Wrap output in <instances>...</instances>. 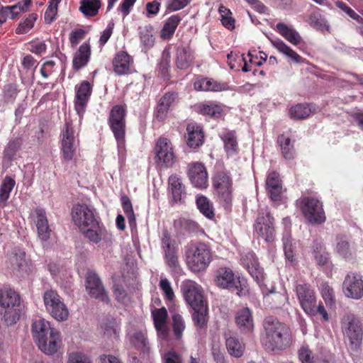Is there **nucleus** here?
Returning <instances> with one entry per match:
<instances>
[{
	"label": "nucleus",
	"instance_id": "nucleus-32",
	"mask_svg": "<svg viewBox=\"0 0 363 363\" xmlns=\"http://www.w3.org/2000/svg\"><path fill=\"white\" fill-rule=\"evenodd\" d=\"M186 143L191 148H196L202 145L204 139V133L202 128L196 123H189L186 127Z\"/></svg>",
	"mask_w": 363,
	"mask_h": 363
},
{
	"label": "nucleus",
	"instance_id": "nucleus-50",
	"mask_svg": "<svg viewBox=\"0 0 363 363\" xmlns=\"http://www.w3.org/2000/svg\"><path fill=\"white\" fill-rule=\"evenodd\" d=\"M311 110L307 104H298L289 110L291 118L294 119H305L311 114Z\"/></svg>",
	"mask_w": 363,
	"mask_h": 363
},
{
	"label": "nucleus",
	"instance_id": "nucleus-54",
	"mask_svg": "<svg viewBox=\"0 0 363 363\" xmlns=\"http://www.w3.org/2000/svg\"><path fill=\"white\" fill-rule=\"evenodd\" d=\"M121 201L123 210L128 219L130 225H131L135 223V217L131 201L129 197L125 195L121 196Z\"/></svg>",
	"mask_w": 363,
	"mask_h": 363
},
{
	"label": "nucleus",
	"instance_id": "nucleus-12",
	"mask_svg": "<svg viewBox=\"0 0 363 363\" xmlns=\"http://www.w3.org/2000/svg\"><path fill=\"white\" fill-rule=\"evenodd\" d=\"M43 301L47 311L55 319L58 321L67 319L69 316L68 308L56 291L50 289L45 291Z\"/></svg>",
	"mask_w": 363,
	"mask_h": 363
},
{
	"label": "nucleus",
	"instance_id": "nucleus-16",
	"mask_svg": "<svg viewBox=\"0 0 363 363\" xmlns=\"http://www.w3.org/2000/svg\"><path fill=\"white\" fill-rule=\"evenodd\" d=\"M294 291L300 306L306 313H314V303L317 301L313 288L308 283H297Z\"/></svg>",
	"mask_w": 363,
	"mask_h": 363
},
{
	"label": "nucleus",
	"instance_id": "nucleus-8",
	"mask_svg": "<svg viewBox=\"0 0 363 363\" xmlns=\"http://www.w3.org/2000/svg\"><path fill=\"white\" fill-rule=\"evenodd\" d=\"M304 218L312 225H321L326 220L323 202L315 197L304 196L299 200Z\"/></svg>",
	"mask_w": 363,
	"mask_h": 363
},
{
	"label": "nucleus",
	"instance_id": "nucleus-19",
	"mask_svg": "<svg viewBox=\"0 0 363 363\" xmlns=\"http://www.w3.org/2000/svg\"><path fill=\"white\" fill-rule=\"evenodd\" d=\"M179 101V94L169 91L162 95L157 101L153 116L158 122H164L168 117L169 111L172 106Z\"/></svg>",
	"mask_w": 363,
	"mask_h": 363
},
{
	"label": "nucleus",
	"instance_id": "nucleus-51",
	"mask_svg": "<svg viewBox=\"0 0 363 363\" xmlns=\"http://www.w3.org/2000/svg\"><path fill=\"white\" fill-rule=\"evenodd\" d=\"M336 251L342 257L350 259L352 257L355 250L346 239L339 238H337Z\"/></svg>",
	"mask_w": 363,
	"mask_h": 363
},
{
	"label": "nucleus",
	"instance_id": "nucleus-59",
	"mask_svg": "<svg viewBox=\"0 0 363 363\" xmlns=\"http://www.w3.org/2000/svg\"><path fill=\"white\" fill-rule=\"evenodd\" d=\"M336 6L347 13L351 18L360 24H363V18L356 13L351 7L343 1H337Z\"/></svg>",
	"mask_w": 363,
	"mask_h": 363
},
{
	"label": "nucleus",
	"instance_id": "nucleus-40",
	"mask_svg": "<svg viewBox=\"0 0 363 363\" xmlns=\"http://www.w3.org/2000/svg\"><path fill=\"white\" fill-rule=\"evenodd\" d=\"M181 21L182 18L179 14L172 15L168 18L161 30V38L164 40L170 39L173 36Z\"/></svg>",
	"mask_w": 363,
	"mask_h": 363
},
{
	"label": "nucleus",
	"instance_id": "nucleus-62",
	"mask_svg": "<svg viewBox=\"0 0 363 363\" xmlns=\"http://www.w3.org/2000/svg\"><path fill=\"white\" fill-rule=\"evenodd\" d=\"M159 285L160 289L164 294L165 298L168 301H172L174 298V294L169 280L166 278L161 279Z\"/></svg>",
	"mask_w": 363,
	"mask_h": 363
},
{
	"label": "nucleus",
	"instance_id": "nucleus-33",
	"mask_svg": "<svg viewBox=\"0 0 363 363\" xmlns=\"http://www.w3.org/2000/svg\"><path fill=\"white\" fill-rule=\"evenodd\" d=\"M31 4V0H24L23 2H18L17 4L11 6H2L0 5V23L2 24L6 22L9 14L11 18H15L21 12L28 10Z\"/></svg>",
	"mask_w": 363,
	"mask_h": 363
},
{
	"label": "nucleus",
	"instance_id": "nucleus-55",
	"mask_svg": "<svg viewBox=\"0 0 363 363\" xmlns=\"http://www.w3.org/2000/svg\"><path fill=\"white\" fill-rule=\"evenodd\" d=\"M172 322L174 335L179 340L182 337V333L185 329L184 320L180 314L176 313L172 316Z\"/></svg>",
	"mask_w": 363,
	"mask_h": 363
},
{
	"label": "nucleus",
	"instance_id": "nucleus-48",
	"mask_svg": "<svg viewBox=\"0 0 363 363\" xmlns=\"http://www.w3.org/2000/svg\"><path fill=\"white\" fill-rule=\"evenodd\" d=\"M317 11H313L308 17V23L313 28L316 30L324 31L329 30V26L327 23L325 18L319 13V9L316 8Z\"/></svg>",
	"mask_w": 363,
	"mask_h": 363
},
{
	"label": "nucleus",
	"instance_id": "nucleus-3",
	"mask_svg": "<svg viewBox=\"0 0 363 363\" xmlns=\"http://www.w3.org/2000/svg\"><path fill=\"white\" fill-rule=\"evenodd\" d=\"M32 332L42 352L52 354L57 351L60 335L50 327L48 321L40 318L35 320L32 325Z\"/></svg>",
	"mask_w": 363,
	"mask_h": 363
},
{
	"label": "nucleus",
	"instance_id": "nucleus-37",
	"mask_svg": "<svg viewBox=\"0 0 363 363\" xmlns=\"http://www.w3.org/2000/svg\"><path fill=\"white\" fill-rule=\"evenodd\" d=\"M101 5V0H82L79 11L86 18L95 17L99 14Z\"/></svg>",
	"mask_w": 363,
	"mask_h": 363
},
{
	"label": "nucleus",
	"instance_id": "nucleus-45",
	"mask_svg": "<svg viewBox=\"0 0 363 363\" xmlns=\"http://www.w3.org/2000/svg\"><path fill=\"white\" fill-rule=\"evenodd\" d=\"M312 250L313 257L318 265L323 266L328 263L329 259L328 253L321 242L314 240L312 245Z\"/></svg>",
	"mask_w": 363,
	"mask_h": 363
},
{
	"label": "nucleus",
	"instance_id": "nucleus-38",
	"mask_svg": "<svg viewBox=\"0 0 363 363\" xmlns=\"http://www.w3.org/2000/svg\"><path fill=\"white\" fill-rule=\"evenodd\" d=\"M9 261L14 270L18 272H27L28 269V262L26 258V252L18 250L12 252Z\"/></svg>",
	"mask_w": 363,
	"mask_h": 363
},
{
	"label": "nucleus",
	"instance_id": "nucleus-28",
	"mask_svg": "<svg viewBox=\"0 0 363 363\" xmlns=\"http://www.w3.org/2000/svg\"><path fill=\"white\" fill-rule=\"evenodd\" d=\"M266 189L269 198L274 201H280L282 194L281 180L276 172L269 173L266 180Z\"/></svg>",
	"mask_w": 363,
	"mask_h": 363
},
{
	"label": "nucleus",
	"instance_id": "nucleus-9",
	"mask_svg": "<svg viewBox=\"0 0 363 363\" xmlns=\"http://www.w3.org/2000/svg\"><path fill=\"white\" fill-rule=\"evenodd\" d=\"M343 335L350 342L353 350H358L363 337L362 325L359 318L352 313L345 314L341 320Z\"/></svg>",
	"mask_w": 363,
	"mask_h": 363
},
{
	"label": "nucleus",
	"instance_id": "nucleus-15",
	"mask_svg": "<svg viewBox=\"0 0 363 363\" xmlns=\"http://www.w3.org/2000/svg\"><path fill=\"white\" fill-rule=\"evenodd\" d=\"M154 152L156 163L166 168L172 167L176 162V155L169 139L160 137L155 142Z\"/></svg>",
	"mask_w": 363,
	"mask_h": 363
},
{
	"label": "nucleus",
	"instance_id": "nucleus-1",
	"mask_svg": "<svg viewBox=\"0 0 363 363\" xmlns=\"http://www.w3.org/2000/svg\"><path fill=\"white\" fill-rule=\"evenodd\" d=\"M72 220L91 242L99 243L106 236V230L95 216V209L85 203H77L71 211Z\"/></svg>",
	"mask_w": 363,
	"mask_h": 363
},
{
	"label": "nucleus",
	"instance_id": "nucleus-44",
	"mask_svg": "<svg viewBox=\"0 0 363 363\" xmlns=\"http://www.w3.org/2000/svg\"><path fill=\"white\" fill-rule=\"evenodd\" d=\"M271 42L273 46L277 49L279 52L290 57L293 61L298 63L302 62V57L288 46L282 40L276 39L271 40Z\"/></svg>",
	"mask_w": 363,
	"mask_h": 363
},
{
	"label": "nucleus",
	"instance_id": "nucleus-34",
	"mask_svg": "<svg viewBox=\"0 0 363 363\" xmlns=\"http://www.w3.org/2000/svg\"><path fill=\"white\" fill-rule=\"evenodd\" d=\"M91 56V47L87 43L82 44L74 53L72 60V67L79 70L85 67L89 61Z\"/></svg>",
	"mask_w": 363,
	"mask_h": 363
},
{
	"label": "nucleus",
	"instance_id": "nucleus-64",
	"mask_svg": "<svg viewBox=\"0 0 363 363\" xmlns=\"http://www.w3.org/2000/svg\"><path fill=\"white\" fill-rule=\"evenodd\" d=\"M298 354V359L302 363H314L312 351L308 346H302Z\"/></svg>",
	"mask_w": 363,
	"mask_h": 363
},
{
	"label": "nucleus",
	"instance_id": "nucleus-10",
	"mask_svg": "<svg viewBox=\"0 0 363 363\" xmlns=\"http://www.w3.org/2000/svg\"><path fill=\"white\" fill-rule=\"evenodd\" d=\"M126 114L125 104L113 106L109 113L108 123L118 145H122L125 142Z\"/></svg>",
	"mask_w": 363,
	"mask_h": 363
},
{
	"label": "nucleus",
	"instance_id": "nucleus-26",
	"mask_svg": "<svg viewBox=\"0 0 363 363\" xmlns=\"http://www.w3.org/2000/svg\"><path fill=\"white\" fill-rule=\"evenodd\" d=\"M35 215V223L39 238L43 241L50 239L52 230L49 225L45 209L38 207L34 210Z\"/></svg>",
	"mask_w": 363,
	"mask_h": 363
},
{
	"label": "nucleus",
	"instance_id": "nucleus-24",
	"mask_svg": "<svg viewBox=\"0 0 363 363\" xmlns=\"http://www.w3.org/2000/svg\"><path fill=\"white\" fill-rule=\"evenodd\" d=\"M184 298L192 308H198L207 305L203 299L201 287L195 282H189L182 287Z\"/></svg>",
	"mask_w": 363,
	"mask_h": 363
},
{
	"label": "nucleus",
	"instance_id": "nucleus-61",
	"mask_svg": "<svg viewBox=\"0 0 363 363\" xmlns=\"http://www.w3.org/2000/svg\"><path fill=\"white\" fill-rule=\"evenodd\" d=\"M86 31L82 28H77L69 33V43L72 48L76 47L79 43L85 38Z\"/></svg>",
	"mask_w": 363,
	"mask_h": 363
},
{
	"label": "nucleus",
	"instance_id": "nucleus-18",
	"mask_svg": "<svg viewBox=\"0 0 363 363\" xmlns=\"http://www.w3.org/2000/svg\"><path fill=\"white\" fill-rule=\"evenodd\" d=\"M241 264L245 268L254 280L259 285L264 284L265 274L261 267L255 253L249 251L243 253L240 258Z\"/></svg>",
	"mask_w": 363,
	"mask_h": 363
},
{
	"label": "nucleus",
	"instance_id": "nucleus-20",
	"mask_svg": "<svg viewBox=\"0 0 363 363\" xmlns=\"http://www.w3.org/2000/svg\"><path fill=\"white\" fill-rule=\"evenodd\" d=\"M187 176L191 184L197 189H203L208 185L206 168L200 162H193L188 164Z\"/></svg>",
	"mask_w": 363,
	"mask_h": 363
},
{
	"label": "nucleus",
	"instance_id": "nucleus-17",
	"mask_svg": "<svg viewBox=\"0 0 363 363\" xmlns=\"http://www.w3.org/2000/svg\"><path fill=\"white\" fill-rule=\"evenodd\" d=\"M167 191L169 195V203L171 206L182 204L185 202L186 196V186L179 175L172 174L169 177Z\"/></svg>",
	"mask_w": 363,
	"mask_h": 363
},
{
	"label": "nucleus",
	"instance_id": "nucleus-63",
	"mask_svg": "<svg viewBox=\"0 0 363 363\" xmlns=\"http://www.w3.org/2000/svg\"><path fill=\"white\" fill-rule=\"evenodd\" d=\"M163 363H183L182 356L174 350H169L162 357Z\"/></svg>",
	"mask_w": 363,
	"mask_h": 363
},
{
	"label": "nucleus",
	"instance_id": "nucleus-6",
	"mask_svg": "<svg viewBox=\"0 0 363 363\" xmlns=\"http://www.w3.org/2000/svg\"><path fill=\"white\" fill-rule=\"evenodd\" d=\"M213 281L220 289H235L239 296L245 295L247 291L245 281L236 276L233 269L228 267L218 268L215 272Z\"/></svg>",
	"mask_w": 363,
	"mask_h": 363
},
{
	"label": "nucleus",
	"instance_id": "nucleus-30",
	"mask_svg": "<svg viewBox=\"0 0 363 363\" xmlns=\"http://www.w3.org/2000/svg\"><path fill=\"white\" fill-rule=\"evenodd\" d=\"M152 316L155 328L160 335L165 337L168 335L167 325L168 313L164 307L155 308L152 311Z\"/></svg>",
	"mask_w": 363,
	"mask_h": 363
},
{
	"label": "nucleus",
	"instance_id": "nucleus-42",
	"mask_svg": "<svg viewBox=\"0 0 363 363\" xmlns=\"http://www.w3.org/2000/svg\"><path fill=\"white\" fill-rule=\"evenodd\" d=\"M222 140L228 155L233 156L238 152L239 147L235 131L230 130L226 132L222 137Z\"/></svg>",
	"mask_w": 363,
	"mask_h": 363
},
{
	"label": "nucleus",
	"instance_id": "nucleus-56",
	"mask_svg": "<svg viewBox=\"0 0 363 363\" xmlns=\"http://www.w3.org/2000/svg\"><path fill=\"white\" fill-rule=\"evenodd\" d=\"M152 26H145L143 28H140V38L142 43L145 46L150 48L154 45V38L152 33Z\"/></svg>",
	"mask_w": 363,
	"mask_h": 363
},
{
	"label": "nucleus",
	"instance_id": "nucleus-11",
	"mask_svg": "<svg viewBox=\"0 0 363 363\" xmlns=\"http://www.w3.org/2000/svg\"><path fill=\"white\" fill-rule=\"evenodd\" d=\"M255 233L267 242L275 240L274 219L267 209H261L254 223Z\"/></svg>",
	"mask_w": 363,
	"mask_h": 363
},
{
	"label": "nucleus",
	"instance_id": "nucleus-22",
	"mask_svg": "<svg viewBox=\"0 0 363 363\" xmlns=\"http://www.w3.org/2000/svg\"><path fill=\"white\" fill-rule=\"evenodd\" d=\"M86 289L90 296L104 303L110 299L99 277L94 272L88 273L86 277Z\"/></svg>",
	"mask_w": 363,
	"mask_h": 363
},
{
	"label": "nucleus",
	"instance_id": "nucleus-23",
	"mask_svg": "<svg viewBox=\"0 0 363 363\" xmlns=\"http://www.w3.org/2000/svg\"><path fill=\"white\" fill-rule=\"evenodd\" d=\"M343 289L347 297L359 299L363 296V280L359 274L349 273L345 278Z\"/></svg>",
	"mask_w": 363,
	"mask_h": 363
},
{
	"label": "nucleus",
	"instance_id": "nucleus-2",
	"mask_svg": "<svg viewBox=\"0 0 363 363\" xmlns=\"http://www.w3.org/2000/svg\"><path fill=\"white\" fill-rule=\"evenodd\" d=\"M264 335L262 339L266 350L276 352L288 348L292 343L290 328L274 317H267L263 323Z\"/></svg>",
	"mask_w": 363,
	"mask_h": 363
},
{
	"label": "nucleus",
	"instance_id": "nucleus-14",
	"mask_svg": "<svg viewBox=\"0 0 363 363\" xmlns=\"http://www.w3.org/2000/svg\"><path fill=\"white\" fill-rule=\"evenodd\" d=\"M61 151L62 157L70 161L74 157L79 140L71 121H66L61 130Z\"/></svg>",
	"mask_w": 363,
	"mask_h": 363
},
{
	"label": "nucleus",
	"instance_id": "nucleus-41",
	"mask_svg": "<svg viewBox=\"0 0 363 363\" xmlns=\"http://www.w3.org/2000/svg\"><path fill=\"white\" fill-rule=\"evenodd\" d=\"M196 204L199 211L207 218L213 219L215 211L213 203L204 195H198L196 199Z\"/></svg>",
	"mask_w": 363,
	"mask_h": 363
},
{
	"label": "nucleus",
	"instance_id": "nucleus-13",
	"mask_svg": "<svg viewBox=\"0 0 363 363\" xmlns=\"http://www.w3.org/2000/svg\"><path fill=\"white\" fill-rule=\"evenodd\" d=\"M161 247L164 252V260L165 264L174 273L182 271L179 261V248L175 240H172L167 230H164L161 240Z\"/></svg>",
	"mask_w": 363,
	"mask_h": 363
},
{
	"label": "nucleus",
	"instance_id": "nucleus-36",
	"mask_svg": "<svg viewBox=\"0 0 363 363\" xmlns=\"http://www.w3.org/2000/svg\"><path fill=\"white\" fill-rule=\"evenodd\" d=\"M276 29L281 35L294 45L300 44L302 41L299 33L295 29L284 23H278L276 26Z\"/></svg>",
	"mask_w": 363,
	"mask_h": 363
},
{
	"label": "nucleus",
	"instance_id": "nucleus-58",
	"mask_svg": "<svg viewBox=\"0 0 363 363\" xmlns=\"http://www.w3.org/2000/svg\"><path fill=\"white\" fill-rule=\"evenodd\" d=\"M37 19V15L30 14L23 23H21L16 28V33L23 34L28 32L34 26V22Z\"/></svg>",
	"mask_w": 363,
	"mask_h": 363
},
{
	"label": "nucleus",
	"instance_id": "nucleus-4",
	"mask_svg": "<svg viewBox=\"0 0 363 363\" xmlns=\"http://www.w3.org/2000/svg\"><path fill=\"white\" fill-rule=\"evenodd\" d=\"M211 261V249L205 242L191 244L186 252V264L193 272L205 271Z\"/></svg>",
	"mask_w": 363,
	"mask_h": 363
},
{
	"label": "nucleus",
	"instance_id": "nucleus-60",
	"mask_svg": "<svg viewBox=\"0 0 363 363\" xmlns=\"http://www.w3.org/2000/svg\"><path fill=\"white\" fill-rule=\"evenodd\" d=\"M264 301L270 305L271 308H279L283 301V296L280 293L271 291L264 296Z\"/></svg>",
	"mask_w": 363,
	"mask_h": 363
},
{
	"label": "nucleus",
	"instance_id": "nucleus-49",
	"mask_svg": "<svg viewBox=\"0 0 363 363\" xmlns=\"http://www.w3.org/2000/svg\"><path fill=\"white\" fill-rule=\"evenodd\" d=\"M15 185V180L9 176H6L0 186V202L7 201Z\"/></svg>",
	"mask_w": 363,
	"mask_h": 363
},
{
	"label": "nucleus",
	"instance_id": "nucleus-27",
	"mask_svg": "<svg viewBox=\"0 0 363 363\" xmlns=\"http://www.w3.org/2000/svg\"><path fill=\"white\" fill-rule=\"evenodd\" d=\"M133 63V57L123 50L118 51L115 55L112 61L113 71L118 75L130 74V66Z\"/></svg>",
	"mask_w": 363,
	"mask_h": 363
},
{
	"label": "nucleus",
	"instance_id": "nucleus-25",
	"mask_svg": "<svg viewBox=\"0 0 363 363\" xmlns=\"http://www.w3.org/2000/svg\"><path fill=\"white\" fill-rule=\"evenodd\" d=\"M227 86L225 83L201 75L196 77L194 82V89L197 91L218 92L226 90Z\"/></svg>",
	"mask_w": 363,
	"mask_h": 363
},
{
	"label": "nucleus",
	"instance_id": "nucleus-31",
	"mask_svg": "<svg viewBox=\"0 0 363 363\" xmlns=\"http://www.w3.org/2000/svg\"><path fill=\"white\" fill-rule=\"evenodd\" d=\"M235 323L242 333H251L254 329V320L251 310L244 308L238 311L235 315Z\"/></svg>",
	"mask_w": 363,
	"mask_h": 363
},
{
	"label": "nucleus",
	"instance_id": "nucleus-53",
	"mask_svg": "<svg viewBox=\"0 0 363 363\" xmlns=\"http://www.w3.org/2000/svg\"><path fill=\"white\" fill-rule=\"evenodd\" d=\"M321 296L325 304L332 308L335 305V297L333 289L328 284L323 283L320 286Z\"/></svg>",
	"mask_w": 363,
	"mask_h": 363
},
{
	"label": "nucleus",
	"instance_id": "nucleus-5",
	"mask_svg": "<svg viewBox=\"0 0 363 363\" xmlns=\"http://www.w3.org/2000/svg\"><path fill=\"white\" fill-rule=\"evenodd\" d=\"M216 201L225 208L232 206L233 199V182L229 172L220 171L212 179Z\"/></svg>",
	"mask_w": 363,
	"mask_h": 363
},
{
	"label": "nucleus",
	"instance_id": "nucleus-7",
	"mask_svg": "<svg viewBox=\"0 0 363 363\" xmlns=\"http://www.w3.org/2000/svg\"><path fill=\"white\" fill-rule=\"evenodd\" d=\"M20 301L19 294L11 289L0 290V306L5 311L4 320L7 325L15 324L20 318Z\"/></svg>",
	"mask_w": 363,
	"mask_h": 363
},
{
	"label": "nucleus",
	"instance_id": "nucleus-57",
	"mask_svg": "<svg viewBox=\"0 0 363 363\" xmlns=\"http://www.w3.org/2000/svg\"><path fill=\"white\" fill-rule=\"evenodd\" d=\"M284 251L286 259H288L291 264H294L296 261L295 255V247L292 244L290 238H284Z\"/></svg>",
	"mask_w": 363,
	"mask_h": 363
},
{
	"label": "nucleus",
	"instance_id": "nucleus-46",
	"mask_svg": "<svg viewBox=\"0 0 363 363\" xmlns=\"http://www.w3.org/2000/svg\"><path fill=\"white\" fill-rule=\"evenodd\" d=\"M194 313L192 314V320L196 327L199 328H204L208 323V307L207 305L199 307L198 308H192Z\"/></svg>",
	"mask_w": 363,
	"mask_h": 363
},
{
	"label": "nucleus",
	"instance_id": "nucleus-39",
	"mask_svg": "<svg viewBox=\"0 0 363 363\" xmlns=\"http://www.w3.org/2000/svg\"><path fill=\"white\" fill-rule=\"evenodd\" d=\"M281 155L286 160H292L294 158L296 152L294 144L291 143L290 137L286 134L280 135L277 138Z\"/></svg>",
	"mask_w": 363,
	"mask_h": 363
},
{
	"label": "nucleus",
	"instance_id": "nucleus-21",
	"mask_svg": "<svg viewBox=\"0 0 363 363\" xmlns=\"http://www.w3.org/2000/svg\"><path fill=\"white\" fill-rule=\"evenodd\" d=\"M75 91L74 110L82 119L92 93V85L89 82L84 80L75 86Z\"/></svg>",
	"mask_w": 363,
	"mask_h": 363
},
{
	"label": "nucleus",
	"instance_id": "nucleus-29",
	"mask_svg": "<svg viewBox=\"0 0 363 363\" xmlns=\"http://www.w3.org/2000/svg\"><path fill=\"white\" fill-rule=\"evenodd\" d=\"M194 60V50L191 46L182 45L176 50V65L177 68L184 69L189 67Z\"/></svg>",
	"mask_w": 363,
	"mask_h": 363
},
{
	"label": "nucleus",
	"instance_id": "nucleus-52",
	"mask_svg": "<svg viewBox=\"0 0 363 363\" xmlns=\"http://www.w3.org/2000/svg\"><path fill=\"white\" fill-rule=\"evenodd\" d=\"M23 141L21 138H16L11 140L4 150V157L9 160H13L17 152L20 150Z\"/></svg>",
	"mask_w": 363,
	"mask_h": 363
},
{
	"label": "nucleus",
	"instance_id": "nucleus-43",
	"mask_svg": "<svg viewBox=\"0 0 363 363\" xmlns=\"http://www.w3.org/2000/svg\"><path fill=\"white\" fill-rule=\"evenodd\" d=\"M225 345L228 353L235 357H240L244 352L245 345L235 336L226 338Z\"/></svg>",
	"mask_w": 363,
	"mask_h": 363
},
{
	"label": "nucleus",
	"instance_id": "nucleus-35",
	"mask_svg": "<svg viewBox=\"0 0 363 363\" xmlns=\"http://www.w3.org/2000/svg\"><path fill=\"white\" fill-rule=\"evenodd\" d=\"M197 109L200 114L217 119L223 116L224 106L215 101H207L198 104Z\"/></svg>",
	"mask_w": 363,
	"mask_h": 363
},
{
	"label": "nucleus",
	"instance_id": "nucleus-47",
	"mask_svg": "<svg viewBox=\"0 0 363 363\" xmlns=\"http://www.w3.org/2000/svg\"><path fill=\"white\" fill-rule=\"evenodd\" d=\"M218 12L220 15L222 25L229 30H234L235 28V19L233 18L231 11L221 4L218 8Z\"/></svg>",
	"mask_w": 363,
	"mask_h": 363
}]
</instances>
